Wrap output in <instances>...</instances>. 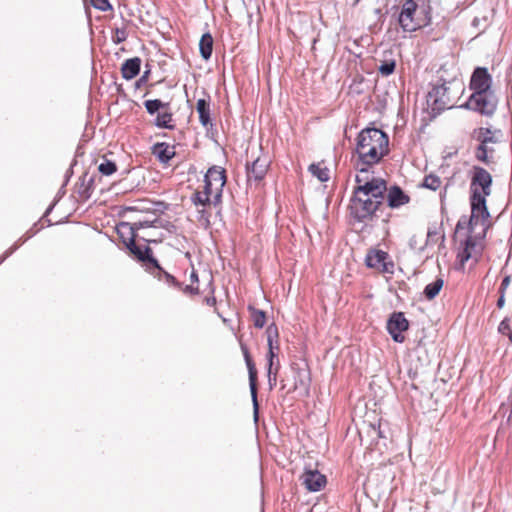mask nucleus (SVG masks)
<instances>
[{"instance_id":"cd10ccee","label":"nucleus","mask_w":512,"mask_h":512,"mask_svg":"<svg viewBox=\"0 0 512 512\" xmlns=\"http://www.w3.org/2000/svg\"><path fill=\"white\" fill-rule=\"evenodd\" d=\"M149 271L159 280H163L170 285H178L176 279L171 274L166 272L160 265L159 268H151Z\"/></svg>"},{"instance_id":"423d86ee","label":"nucleus","mask_w":512,"mask_h":512,"mask_svg":"<svg viewBox=\"0 0 512 512\" xmlns=\"http://www.w3.org/2000/svg\"><path fill=\"white\" fill-rule=\"evenodd\" d=\"M418 5L414 0H406L399 13L398 22L405 32H414L425 25L424 21L416 16Z\"/></svg>"},{"instance_id":"5701e85b","label":"nucleus","mask_w":512,"mask_h":512,"mask_svg":"<svg viewBox=\"0 0 512 512\" xmlns=\"http://www.w3.org/2000/svg\"><path fill=\"white\" fill-rule=\"evenodd\" d=\"M199 50L203 59H210L213 51V38L210 33L202 35L199 42Z\"/></svg>"},{"instance_id":"79ce46f5","label":"nucleus","mask_w":512,"mask_h":512,"mask_svg":"<svg viewBox=\"0 0 512 512\" xmlns=\"http://www.w3.org/2000/svg\"><path fill=\"white\" fill-rule=\"evenodd\" d=\"M487 22H488V18L486 16H483V17L476 16L472 21V25L476 28H480V27H485L487 25Z\"/></svg>"},{"instance_id":"f257e3e1","label":"nucleus","mask_w":512,"mask_h":512,"mask_svg":"<svg viewBox=\"0 0 512 512\" xmlns=\"http://www.w3.org/2000/svg\"><path fill=\"white\" fill-rule=\"evenodd\" d=\"M491 186V174L482 167L474 166L470 182L471 216L469 225L471 231L479 223L482 226V231L488 227L487 221L490 214L486 206V198L491 194Z\"/></svg>"},{"instance_id":"72a5a7b5","label":"nucleus","mask_w":512,"mask_h":512,"mask_svg":"<svg viewBox=\"0 0 512 512\" xmlns=\"http://www.w3.org/2000/svg\"><path fill=\"white\" fill-rule=\"evenodd\" d=\"M144 105L148 113L154 114L160 108L164 107L165 104L161 100L154 99L145 101Z\"/></svg>"},{"instance_id":"09e8293b","label":"nucleus","mask_w":512,"mask_h":512,"mask_svg":"<svg viewBox=\"0 0 512 512\" xmlns=\"http://www.w3.org/2000/svg\"><path fill=\"white\" fill-rule=\"evenodd\" d=\"M191 279H192V280H195V281H197V280H198V277H197V275H196V273H195V272H192V274H191Z\"/></svg>"},{"instance_id":"f03ea898","label":"nucleus","mask_w":512,"mask_h":512,"mask_svg":"<svg viewBox=\"0 0 512 512\" xmlns=\"http://www.w3.org/2000/svg\"><path fill=\"white\" fill-rule=\"evenodd\" d=\"M491 85L492 78L487 69L476 68L470 80V89L473 93L468 98L465 107L485 116L493 115L497 108L498 99L492 91Z\"/></svg>"},{"instance_id":"9b49d317","label":"nucleus","mask_w":512,"mask_h":512,"mask_svg":"<svg viewBox=\"0 0 512 512\" xmlns=\"http://www.w3.org/2000/svg\"><path fill=\"white\" fill-rule=\"evenodd\" d=\"M241 348H242L245 362H246L248 372H249V386H250V392H251V397H252V402H253L254 417H255V419H257L258 418V409H259L258 400H257V371L255 368V364L250 357L248 349L243 345L241 346Z\"/></svg>"},{"instance_id":"dca6fc26","label":"nucleus","mask_w":512,"mask_h":512,"mask_svg":"<svg viewBox=\"0 0 512 512\" xmlns=\"http://www.w3.org/2000/svg\"><path fill=\"white\" fill-rule=\"evenodd\" d=\"M269 167V160L266 157H257L251 165L247 164L246 172L249 182H258L264 178Z\"/></svg>"},{"instance_id":"4c0bfd02","label":"nucleus","mask_w":512,"mask_h":512,"mask_svg":"<svg viewBox=\"0 0 512 512\" xmlns=\"http://www.w3.org/2000/svg\"><path fill=\"white\" fill-rule=\"evenodd\" d=\"M91 4L98 10L108 11L112 9L108 0H91Z\"/></svg>"},{"instance_id":"39448f33","label":"nucleus","mask_w":512,"mask_h":512,"mask_svg":"<svg viewBox=\"0 0 512 512\" xmlns=\"http://www.w3.org/2000/svg\"><path fill=\"white\" fill-rule=\"evenodd\" d=\"M460 90V87L447 83L436 85L429 91L427 102L433 112L440 113L456 105Z\"/></svg>"},{"instance_id":"393cba45","label":"nucleus","mask_w":512,"mask_h":512,"mask_svg":"<svg viewBox=\"0 0 512 512\" xmlns=\"http://www.w3.org/2000/svg\"><path fill=\"white\" fill-rule=\"evenodd\" d=\"M444 281L442 278H437L429 283L424 289V295L428 300L434 299L442 289Z\"/></svg>"},{"instance_id":"c756f323","label":"nucleus","mask_w":512,"mask_h":512,"mask_svg":"<svg viewBox=\"0 0 512 512\" xmlns=\"http://www.w3.org/2000/svg\"><path fill=\"white\" fill-rule=\"evenodd\" d=\"M171 122H172V114H170V113L158 114L155 119V125L160 128H167V129L173 128V125L170 124Z\"/></svg>"},{"instance_id":"864d4df0","label":"nucleus","mask_w":512,"mask_h":512,"mask_svg":"<svg viewBox=\"0 0 512 512\" xmlns=\"http://www.w3.org/2000/svg\"><path fill=\"white\" fill-rule=\"evenodd\" d=\"M487 149H488V150H493V149L489 146V144L487 145Z\"/></svg>"},{"instance_id":"f8f14e48","label":"nucleus","mask_w":512,"mask_h":512,"mask_svg":"<svg viewBox=\"0 0 512 512\" xmlns=\"http://www.w3.org/2000/svg\"><path fill=\"white\" fill-rule=\"evenodd\" d=\"M389 255L382 250H371L366 256L368 267L375 268L381 272L392 273L394 264L388 261Z\"/></svg>"},{"instance_id":"20e7f679","label":"nucleus","mask_w":512,"mask_h":512,"mask_svg":"<svg viewBox=\"0 0 512 512\" xmlns=\"http://www.w3.org/2000/svg\"><path fill=\"white\" fill-rule=\"evenodd\" d=\"M389 152V138L377 128L363 129L357 136L356 158L363 164H378Z\"/></svg>"},{"instance_id":"6ab92c4d","label":"nucleus","mask_w":512,"mask_h":512,"mask_svg":"<svg viewBox=\"0 0 512 512\" xmlns=\"http://www.w3.org/2000/svg\"><path fill=\"white\" fill-rule=\"evenodd\" d=\"M141 60L138 57L126 60L122 67V76L126 80H131L139 74Z\"/></svg>"},{"instance_id":"de8ad7c7","label":"nucleus","mask_w":512,"mask_h":512,"mask_svg":"<svg viewBox=\"0 0 512 512\" xmlns=\"http://www.w3.org/2000/svg\"><path fill=\"white\" fill-rule=\"evenodd\" d=\"M447 189H448V186L446 185L443 189V192H441V198L443 199L446 195V192H447Z\"/></svg>"},{"instance_id":"9d476101","label":"nucleus","mask_w":512,"mask_h":512,"mask_svg":"<svg viewBox=\"0 0 512 512\" xmlns=\"http://www.w3.org/2000/svg\"><path fill=\"white\" fill-rule=\"evenodd\" d=\"M241 348H242L245 362H246L248 372H249V386H250V392H251V397H252V402H253L254 417H255V419H257L258 418V409H259L258 400H257V371L255 368V364L250 357L248 349L243 345L241 346Z\"/></svg>"},{"instance_id":"a878e982","label":"nucleus","mask_w":512,"mask_h":512,"mask_svg":"<svg viewBox=\"0 0 512 512\" xmlns=\"http://www.w3.org/2000/svg\"><path fill=\"white\" fill-rule=\"evenodd\" d=\"M477 138L484 147H487L488 144L498 142V138L495 133L488 128H480Z\"/></svg>"},{"instance_id":"c9c22d12","label":"nucleus","mask_w":512,"mask_h":512,"mask_svg":"<svg viewBox=\"0 0 512 512\" xmlns=\"http://www.w3.org/2000/svg\"><path fill=\"white\" fill-rule=\"evenodd\" d=\"M252 320L255 327L262 328L265 325V313L263 311L254 309L252 312Z\"/></svg>"},{"instance_id":"b1692460","label":"nucleus","mask_w":512,"mask_h":512,"mask_svg":"<svg viewBox=\"0 0 512 512\" xmlns=\"http://www.w3.org/2000/svg\"><path fill=\"white\" fill-rule=\"evenodd\" d=\"M196 110L199 114L201 124L207 126L210 123L209 103L205 99H199L196 104Z\"/></svg>"},{"instance_id":"bb28decb","label":"nucleus","mask_w":512,"mask_h":512,"mask_svg":"<svg viewBox=\"0 0 512 512\" xmlns=\"http://www.w3.org/2000/svg\"><path fill=\"white\" fill-rule=\"evenodd\" d=\"M309 171L313 176L317 177L321 182H326L329 180V170L327 167L322 166L321 164H311L309 166Z\"/></svg>"},{"instance_id":"e433bc0d","label":"nucleus","mask_w":512,"mask_h":512,"mask_svg":"<svg viewBox=\"0 0 512 512\" xmlns=\"http://www.w3.org/2000/svg\"><path fill=\"white\" fill-rule=\"evenodd\" d=\"M128 33L125 28H116L114 31L113 42L122 43L127 39Z\"/></svg>"},{"instance_id":"49530a36","label":"nucleus","mask_w":512,"mask_h":512,"mask_svg":"<svg viewBox=\"0 0 512 512\" xmlns=\"http://www.w3.org/2000/svg\"><path fill=\"white\" fill-rule=\"evenodd\" d=\"M416 244H417V241H416V237L414 236V237H412V238L410 239V247H411L412 249H417Z\"/></svg>"},{"instance_id":"4be33fe9","label":"nucleus","mask_w":512,"mask_h":512,"mask_svg":"<svg viewBox=\"0 0 512 512\" xmlns=\"http://www.w3.org/2000/svg\"><path fill=\"white\" fill-rule=\"evenodd\" d=\"M153 153L163 163H167L175 155L174 147H171L166 143L156 144L154 146Z\"/></svg>"},{"instance_id":"1a4fd4ad","label":"nucleus","mask_w":512,"mask_h":512,"mask_svg":"<svg viewBox=\"0 0 512 512\" xmlns=\"http://www.w3.org/2000/svg\"><path fill=\"white\" fill-rule=\"evenodd\" d=\"M375 164H363L361 160H354V167L357 170V174L355 177L356 186L354 188H364L365 190L374 189L375 185H379L378 182H386L382 178H377L371 175L369 169L373 167Z\"/></svg>"},{"instance_id":"6e6552de","label":"nucleus","mask_w":512,"mask_h":512,"mask_svg":"<svg viewBox=\"0 0 512 512\" xmlns=\"http://www.w3.org/2000/svg\"><path fill=\"white\" fill-rule=\"evenodd\" d=\"M204 186L214 193V205L221 200L222 190L226 183L225 170L219 166L208 169L204 177Z\"/></svg>"},{"instance_id":"c03bdc74","label":"nucleus","mask_w":512,"mask_h":512,"mask_svg":"<svg viewBox=\"0 0 512 512\" xmlns=\"http://www.w3.org/2000/svg\"><path fill=\"white\" fill-rule=\"evenodd\" d=\"M277 361H279V359H268L267 374H272L275 371Z\"/></svg>"},{"instance_id":"c85d7f7f","label":"nucleus","mask_w":512,"mask_h":512,"mask_svg":"<svg viewBox=\"0 0 512 512\" xmlns=\"http://www.w3.org/2000/svg\"><path fill=\"white\" fill-rule=\"evenodd\" d=\"M492 153L493 150H488L487 147H484L483 144L480 143L476 150L475 156L479 161L488 164L492 161Z\"/></svg>"},{"instance_id":"37998d69","label":"nucleus","mask_w":512,"mask_h":512,"mask_svg":"<svg viewBox=\"0 0 512 512\" xmlns=\"http://www.w3.org/2000/svg\"><path fill=\"white\" fill-rule=\"evenodd\" d=\"M510 282H511V278L510 276H505L501 282V285H500V288H499V293L500 294H505L506 292V289L508 288V286L510 285Z\"/></svg>"},{"instance_id":"a18cd8bd","label":"nucleus","mask_w":512,"mask_h":512,"mask_svg":"<svg viewBox=\"0 0 512 512\" xmlns=\"http://www.w3.org/2000/svg\"><path fill=\"white\" fill-rule=\"evenodd\" d=\"M504 304H505V294H500V297L497 300V307L501 309L504 307Z\"/></svg>"},{"instance_id":"ddd939ff","label":"nucleus","mask_w":512,"mask_h":512,"mask_svg":"<svg viewBox=\"0 0 512 512\" xmlns=\"http://www.w3.org/2000/svg\"><path fill=\"white\" fill-rule=\"evenodd\" d=\"M408 327L409 323L401 312L393 313L387 323L388 332L395 342H403L402 332L406 331Z\"/></svg>"},{"instance_id":"f3484780","label":"nucleus","mask_w":512,"mask_h":512,"mask_svg":"<svg viewBox=\"0 0 512 512\" xmlns=\"http://www.w3.org/2000/svg\"><path fill=\"white\" fill-rule=\"evenodd\" d=\"M386 192L388 206L392 209L399 208L410 201V197L398 186H392L389 189L387 188Z\"/></svg>"},{"instance_id":"4468645a","label":"nucleus","mask_w":512,"mask_h":512,"mask_svg":"<svg viewBox=\"0 0 512 512\" xmlns=\"http://www.w3.org/2000/svg\"><path fill=\"white\" fill-rule=\"evenodd\" d=\"M126 247L139 261L145 263L148 270L151 268H159V263L151 255L152 251L148 246L142 249L140 246L136 245L135 241H132L131 238L130 243Z\"/></svg>"},{"instance_id":"0eeeda50","label":"nucleus","mask_w":512,"mask_h":512,"mask_svg":"<svg viewBox=\"0 0 512 512\" xmlns=\"http://www.w3.org/2000/svg\"><path fill=\"white\" fill-rule=\"evenodd\" d=\"M480 227L481 231L478 233L479 236H469L465 241V247L461 252L458 254V258L462 264H464L469 259H474L475 261L478 260V257L481 255L483 250V243L482 239L485 236V232L487 228L482 231V226L479 223L473 231H470L471 233H474L477 227ZM469 230H471L469 228Z\"/></svg>"},{"instance_id":"473e14b6","label":"nucleus","mask_w":512,"mask_h":512,"mask_svg":"<svg viewBox=\"0 0 512 512\" xmlns=\"http://www.w3.org/2000/svg\"><path fill=\"white\" fill-rule=\"evenodd\" d=\"M98 170L102 175L109 176L116 172L117 166L114 162L105 160L98 166Z\"/></svg>"},{"instance_id":"8fccbe9b","label":"nucleus","mask_w":512,"mask_h":512,"mask_svg":"<svg viewBox=\"0 0 512 512\" xmlns=\"http://www.w3.org/2000/svg\"><path fill=\"white\" fill-rule=\"evenodd\" d=\"M144 241L148 242V243H151V242H157L156 240H151V239H148V238H143Z\"/></svg>"},{"instance_id":"2eb2a0df","label":"nucleus","mask_w":512,"mask_h":512,"mask_svg":"<svg viewBox=\"0 0 512 512\" xmlns=\"http://www.w3.org/2000/svg\"><path fill=\"white\" fill-rule=\"evenodd\" d=\"M301 480L305 488L311 492L320 491L326 485V477L318 470H305Z\"/></svg>"},{"instance_id":"58836bf2","label":"nucleus","mask_w":512,"mask_h":512,"mask_svg":"<svg viewBox=\"0 0 512 512\" xmlns=\"http://www.w3.org/2000/svg\"><path fill=\"white\" fill-rule=\"evenodd\" d=\"M279 368H280V363H279V361H277L275 371L272 374H267L268 384H269L270 389H273V387L277 383V373H278Z\"/></svg>"},{"instance_id":"2f4dec72","label":"nucleus","mask_w":512,"mask_h":512,"mask_svg":"<svg viewBox=\"0 0 512 512\" xmlns=\"http://www.w3.org/2000/svg\"><path fill=\"white\" fill-rule=\"evenodd\" d=\"M395 66V60H383L378 67V71L381 75L388 76L394 72Z\"/></svg>"},{"instance_id":"ea45409f","label":"nucleus","mask_w":512,"mask_h":512,"mask_svg":"<svg viewBox=\"0 0 512 512\" xmlns=\"http://www.w3.org/2000/svg\"><path fill=\"white\" fill-rule=\"evenodd\" d=\"M156 222H157V220L155 219L153 221L144 220V221H135L133 223L135 225V228L139 231L140 229H143V228L156 227V225H155Z\"/></svg>"},{"instance_id":"7c9ffc66","label":"nucleus","mask_w":512,"mask_h":512,"mask_svg":"<svg viewBox=\"0 0 512 512\" xmlns=\"http://www.w3.org/2000/svg\"><path fill=\"white\" fill-rule=\"evenodd\" d=\"M440 185H441V180L436 175L430 174L424 178L423 187H425L427 189L435 191L440 187Z\"/></svg>"},{"instance_id":"f704fd0d","label":"nucleus","mask_w":512,"mask_h":512,"mask_svg":"<svg viewBox=\"0 0 512 512\" xmlns=\"http://www.w3.org/2000/svg\"><path fill=\"white\" fill-rule=\"evenodd\" d=\"M439 240L443 241L444 235H440L435 227L429 228L427 232V239L425 245L427 246L431 243H436Z\"/></svg>"},{"instance_id":"a19ab883","label":"nucleus","mask_w":512,"mask_h":512,"mask_svg":"<svg viewBox=\"0 0 512 512\" xmlns=\"http://www.w3.org/2000/svg\"><path fill=\"white\" fill-rule=\"evenodd\" d=\"M498 331H499L501 334H503V335H507V336L509 335V333H510V332H512V331H511V329H510L509 319H508V318H504V319L500 322V324H499V326H498Z\"/></svg>"},{"instance_id":"603ef678","label":"nucleus","mask_w":512,"mask_h":512,"mask_svg":"<svg viewBox=\"0 0 512 512\" xmlns=\"http://www.w3.org/2000/svg\"><path fill=\"white\" fill-rule=\"evenodd\" d=\"M378 435H379V437H382V434H381L380 430H378Z\"/></svg>"},{"instance_id":"3c124183","label":"nucleus","mask_w":512,"mask_h":512,"mask_svg":"<svg viewBox=\"0 0 512 512\" xmlns=\"http://www.w3.org/2000/svg\"><path fill=\"white\" fill-rule=\"evenodd\" d=\"M508 337H509V340L512 342V332L509 333Z\"/></svg>"},{"instance_id":"a211bd4d","label":"nucleus","mask_w":512,"mask_h":512,"mask_svg":"<svg viewBox=\"0 0 512 512\" xmlns=\"http://www.w3.org/2000/svg\"><path fill=\"white\" fill-rule=\"evenodd\" d=\"M266 334H267V342H268V348H269L267 358L276 360V359H278V355L275 352V350L279 349L277 327L274 324L269 325L267 327Z\"/></svg>"},{"instance_id":"aec40b11","label":"nucleus","mask_w":512,"mask_h":512,"mask_svg":"<svg viewBox=\"0 0 512 512\" xmlns=\"http://www.w3.org/2000/svg\"><path fill=\"white\" fill-rule=\"evenodd\" d=\"M137 229L135 228L134 223L122 222L117 227V232L123 243L127 246L130 243V239L135 241L137 238Z\"/></svg>"},{"instance_id":"7ed1b4c3","label":"nucleus","mask_w":512,"mask_h":512,"mask_svg":"<svg viewBox=\"0 0 512 512\" xmlns=\"http://www.w3.org/2000/svg\"><path fill=\"white\" fill-rule=\"evenodd\" d=\"M374 189L354 188L350 199L349 211L351 217L358 222L372 220L375 213L384 205L386 182H378Z\"/></svg>"},{"instance_id":"412c9836","label":"nucleus","mask_w":512,"mask_h":512,"mask_svg":"<svg viewBox=\"0 0 512 512\" xmlns=\"http://www.w3.org/2000/svg\"><path fill=\"white\" fill-rule=\"evenodd\" d=\"M191 200L195 206H206L211 203L214 204V193L212 190L204 186L202 191H196L192 195Z\"/></svg>"}]
</instances>
